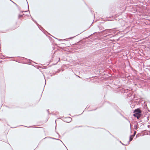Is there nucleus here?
I'll use <instances>...</instances> for the list:
<instances>
[{
    "instance_id": "19",
    "label": "nucleus",
    "mask_w": 150,
    "mask_h": 150,
    "mask_svg": "<svg viewBox=\"0 0 150 150\" xmlns=\"http://www.w3.org/2000/svg\"><path fill=\"white\" fill-rule=\"evenodd\" d=\"M75 36H74V37H71L70 38H69V39H72V38H74L75 37Z\"/></svg>"
},
{
    "instance_id": "38",
    "label": "nucleus",
    "mask_w": 150,
    "mask_h": 150,
    "mask_svg": "<svg viewBox=\"0 0 150 150\" xmlns=\"http://www.w3.org/2000/svg\"><path fill=\"white\" fill-rule=\"evenodd\" d=\"M84 110H83V112L82 113H83V112H84Z\"/></svg>"
},
{
    "instance_id": "4",
    "label": "nucleus",
    "mask_w": 150,
    "mask_h": 150,
    "mask_svg": "<svg viewBox=\"0 0 150 150\" xmlns=\"http://www.w3.org/2000/svg\"><path fill=\"white\" fill-rule=\"evenodd\" d=\"M133 115L134 117H136L137 119H139L141 116V114L136 113L133 114Z\"/></svg>"
},
{
    "instance_id": "21",
    "label": "nucleus",
    "mask_w": 150,
    "mask_h": 150,
    "mask_svg": "<svg viewBox=\"0 0 150 150\" xmlns=\"http://www.w3.org/2000/svg\"><path fill=\"white\" fill-rule=\"evenodd\" d=\"M31 18H32V20L33 21H34V20L32 18V17L31 16Z\"/></svg>"
},
{
    "instance_id": "40",
    "label": "nucleus",
    "mask_w": 150,
    "mask_h": 150,
    "mask_svg": "<svg viewBox=\"0 0 150 150\" xmlns=\"http://www.w3.org/2000/svg\"><path fill=\"white\" fill-rule=\"evenodd\" d=\"M10 1H11V0H10Z\"/></svg>"
},
{
    "instance_id": "11",
    "label": "nucleus",
    "mask_w": 150,
    "mask_h": 150,
    "mask_svg": "<svg viewBox=\"0 0 150 150\" xmlns=\"http://www.w3.org/2000/svg\"><path fill=\"white\" fill-rule=\"evenodd\" d=\"M27 4H28V9H29V6H28V2H27ZM28 11H29V10H28V11H21V12L22 13L25 12H27Z\"/></svg>"
},
{
    "instance_id": "14",
    "label": "nucleus",
    "mask_w": 150,
    "mask_h": 150,
    "mask_svg": "<svg viewBox=\"0 0 150 150\" xmlns=\"http://www.w3.org/2000/svg\"><path fill=\"white\" fill-rule=\"evenodd\" d=\"M136 133H137L136 131H135L134 132V133L132 135V137H134V136H135V135L136 134Z\"/></svg>"
},
{
    "instance_id": "24",
    "label": "nucleus",
    "mask_w": 150,
    "mask_h": 150,
    "mask_svg": "<svg viewBox=\"0 0 150 150\" xmlns=\"http://www.w3.org/2000/svg\"><path fill=\"white\" fill-rule=\"evenodd\" d=\"M12 2H13V3L14 4H15V3L14 2H13V1H11Z\"/></svg>"
},
{
    "instance_id": "27",
    "label": "nucleus",
    "mask_w": 150,
    "mask_h": 150,
    "mask_svg": "<svg viewBox=\"0 0 150 150\" xmlns=\"http://www.w3.org/2000/svg\"><path fill=\"white\" fill-rule=\"evenodd\" d=\"M12 2H13V3L14 4H15V3L14 2H13V1H11Z\"/></svg>"
},
{
    "instance_id": "36",
    "label": "nucleus",
    "mask_w": 150,
    "mask_h": 150,
    "mask_svg": "<svg viewBox=\"0 0 150 150\" xmlns=\"http://www.w3.org/2000/svg\"><path fill=\"white\" fill-rule=\"evenodd\" d=\"M84 110H83V112L82 113H83V112H84Z\"/></svg>"
},
{
    "instance_id": "18",
    "label": "nucleus",
    "mask_w": 150,
    "mask_h": 150,
    "mask_svg": "<svg viewBox=\"0 0 150 150\" xmlns=\"http://www.w3.org/2000/svg\"><path fill=\"white\" fill-rule=\"evenodd\" d=\"M51 138H52V139H56V140H59V141H60L61 142H62L61 140H60V139H56L54 138H52V137H51Z\"/></svg>"
},
{
    "instance_id": "39",
    "label": "nucleus",
    "mask_w": 150,
    "mask_h": 150,
    "mask_svg": "<svg viewBox=\"0 0 150 150\" xmlns=\"http://www.w3.org/2000/svg\"><path fill=\"white\" fill-rule=\"evenodd\" d=\"M81 126H79V127H81Z\"/></svg>"
},
{
    "instance_id": "26",
    "label": "nucleus",
    "mask_w": 150,
    "mask_h": 150,
    "mask_svg": "<svg viewBox=\"0 0 150 150\" xmlns=\"http://www.w3.org/2000/svg\"><path fill=\"white\" fill-rule=\"evenodd\" d=\"M12 2H13V3L14 4H15V3L14 2H13V1H11Z\"/></svg>"
},
{
    "instance_id": "15",
    "label": "nucleus",
    "mask_w": 150,
    "mask_h": 150,
    "mask_svg": "<svg viewBox=\"0 0 150 150\" xmlns=\"http://www.w3.org/2000/svg\"><path fill=\"white\" fill-rule=\"evenodd\" d=\"M56 74V73H53L52 74L50 75L51 77L52 76H53L54 75Z\"/></svg>"
},
{
    "instance_id": "22",
    "label": "nucleus",
    "mask_w": 150,
    "mask_h": 150,
    "mask_svg": "<svg viewBox=\"0 0 150 150\" xmlns=\"http://www.w3.org/2000/svg\"><path fill=\"white\" fill-rule=\"evenodd\" d=\"M96 109H94V110H89V111H92V110H96Z\"/></svg>"
},
{
    "instance_id": "29",
    "label": "nucleus",
    "mask_w": 150,
    "mask_h": 150,
    "mask_svg": "<svg viewBox=\"0 0 150 150\" xmlns=\"http://www.w3.org/2000/svg\"><path fill=\"white\" fill-rule=\"evenodd\" d=\"M15 4L16 6H18L16 4V3H15Z\"/></svg>"
},
{
    "instance_id": "16",
    "label": "nucleus",
    "mask_w": 150,
    "mask_h": 150,
    "mask_svg": "<svg viewBox=\"0 0 150 150\" xmlns=\"http://www.w3.org/2000/svg\"><path fill=\"white\" fill-rule=\"evenodd\" d=\"M120 143L122 144V145H125V146H126V145H127V144H129V142H128V143H127V144H123V143H122V142H121V141H120Z\"/></svg>"
},
{
    "instance_id": "41",
    "label": "nucleus",
    "mask_w": 150,
    "mask_h": 150,
    "mask_svg": "<svg viewBox=\"0 0 150 150\" xmlns=\"http://www.w3.org/2000/svg\"><path fill=\"white\" fill-rule=\"evenodd\" d=\"M10 1H11V0H10Z\"/></svg>"
},
{
    "instance_id": "31",
    "label": "nucleus",
    "mask_w": 150,
    "mask_h": 150,
    "mask_svg": "<svg viewBox=\"0 0 150 150\" xmlns=\"http://www.w3.org/2000/svg\"><path fill=\"white\" fill-rule=\"evenodd\" d=\"M57 132V134H58L59 135V134H58V133H57V132Z\"/></svg>"
},
{
    "instance_id": "37",
    "label": "nucleus",
    "mask_w": 150,
    "mask_h": 150,
    "mask_svg": "<svg viewBox=\"0 0 150 150\" xmlns=\"http://www.w3.org/2000/svg\"><path fill=\"white\" fill-rule=\"evenodd\" d=\"M84 110H83V112L82 113H83V112H84Z\"/></svg>"
},
{
    "instance_id": "1",
    "label": "nucleus",
    "mask_w": 150,
    "mask_h": 150,
    "mask_svg": "<svg viewBox=\"0 0 150 150\" xmlns=\"http://www.w3.org/2000/svg\"><path fill=\"white\" fill-rule=\"evenodd\" d=\"M82 42L81 40H80V41L76 43H75L72 45V47L76 49H80L81 48V43Z\"/></svg>"
},
{
    "instance_id": "10",
    "label": "nucleus",
    "mask_w": 150,
    "mask_h": 150,
    "mask_svg": "<svg viewBox=\"0 0 150 150\" xmlns=\"http://www.w3.org/2000/svg\"><path fill=\"white\" fill-rule=\"evenodd\" d=\"M25 14L23 13L22 15L19 14L18 15V18L20 19V18L23 17V15H24Z\"/></svg>"
},
{
    "instance_id": "25",
    "label": "nucleus",
    "mask_w": 150,
    "mask_h": 150,
    "mask_svg": "<svg viewBox=\"0 0 150 150\" xmlns=\"http://www.w3.org/2000/svg\"><path fill=\"white\" fill-rule=\"evenodd\" d=\"M12 2H13V3L14 4H15V3L14 2H13V1H11Z\"/></svg>"
},
{
    "instance_id": "13",
    "label": "nucleus",
    "mask_w": 150,
    "mask_h": 150,
    "mask_svg": "<svg viewBox=\"0 0 150 150\" xmlns=\"http://www.w3.org/2000/svg\"><path fill=\"white\" fill-rule=\"evenodd\" d=\"M132 136H130L129 137V141H131L133 139V138L132 137Z\"/></svg>"
},
{
    "instance_id": "3",
    "label": "nucleus",
    "mask_w": 150,
    "mask_h": 150,
    "mask_svg": "<svg viewBox=\"0 0 150 150\" xmlns=\"http://www.w3.org/2000/svg\"><path fill=\"white\" fill-rule=\"evenodd\" d=\"M71 120L72 118L71 117H65L63 120L66 122L69 123L71 121Z\"/></svg>"
},
{
    "instance_id": "2",
    "label": "nucleus",
    "mask_w": 150,
    "mask_h": 150,
    "mask_svg": "<svg viewBox=\"0 0 150 150\" xmlns=\"http://www.w3.org/2000/svg\"><path fill=\"white\" fill-rule=\"evenodd\" d=\"M110 31H111L110 30L108 29L104 30V37H107L110 35Z\"/></svg>"
},
{
    "instance_id": "17",
    "label": "nucleus",
    "mask_w": 150,
    "mask_h": 150,
    "mask_svg": "<svg viewBox=\"0 0 150 150\" xmlns=\"http://www.w3.org/2000/svg\"><path fill=\"white\" fill-rule=\"evenodd\" d=\"M33 21L36 24L37 26L39 25V24L37 23L34 20Z\"/></svg>"
},
{
    "instance_id": "20",
    "label": "nucleus",
    "mask_w": 150,
    "mask_h": 150,
    "mask_svg": "<svg viewBox=\"0 0 150 150\" xmlns=\"http://www.w3.org/2000/svg\"><path fill=\"white\" fill-rule=\"evenodd\" d=\"M29 63L30 64L31 62V60H30V59H29Z\"/></svg>"
},
{
    "instance_id": "7",
    "label": "nucleus",
    "mask_w": 150,
    "mask_h": 150,
    "mask_svg": "<svg viewBox=\"0 0 150 150\" xmlns=\"http://www.w3.org/2000/svg\"><path fill=\"white\" fill-rule=\"evenodd\" d=\"M98 35L101 38H103L102 36L103 35V30L99 32L98 33Z\"/></svg>"
},
{
    "instance_id": "23",
    "label": "nucleus",
    "mask_w": 150,
    "mask_h": 150,
    "mask_svg": "<svg viewBox=\"0 0 150 150\" xmlns=\"http://www.w3.org/2000/svg\"><path fill=\"white\" fill-rule=\"evenodd\" d=\"M43 67V68L46 69V67L44 66Z\"/></svg>"
},
{
    "instance_id": "30",
    "label": "nucleus",
    "mask_w": 150,
    "mask_h": 150,
    "mask_svg": "<svg viewBox=\"0 0 150 150\" xmlns=\"http://www.w3.org/2000/svg\"><path fill=\"white\" fill-rule=\"evenodd\" d=\"M56 51H55L54 52V53Z\"/></svg>"
},
{
    "instance_id": "33",
    "label": "nucleus",
    "mask_w": 150,
    "mask_h": 150,
    "mask_svg": "<svg viewBox=\"0 0 150 150\" xmlns=\"http://www.w3.org/2000/svg\"><path fill=\"white\" fill-rule=\"evenodd\" d=\"M22 57V58H24L25 59H26V58H24V57Z\"/></svg>"
},
{
    "instance_id": "32",
    "label": "nucleus",
    "mask_w": 150,
    "mask_h": 150,
    "mask_svg": "<svg viewBox=\"0 0 150 150\" xmlns=\"http://www.w3.org/2000/svg\"><path fill=\"white\" fill-rule=\"evenodd\" d=\"M47 111L48 112H49V110H47Z\"/></svg>"
},
{
    "instance_id": "9",
    "label": "nucleus",
    "mask_w": 150,
    "mask_h": 150,
    "mask_svg": "<svg viewBox=\"0 0 150 150\" xmlns=\"http://www.w3.org/2000/svg\"><path fill=\"white\" fill-rule=\"evenodd\" d=\"M52 36L54 38L56 39L57 40H58L60 41H62H62L63 40H64L65 41H66V39H64V40H62V39H58V38H55L53 36Z\"/></svg>"
},
{
    "instance_id": "34",
    "label": "nucleus",
    "mask_w": 150,
    "mask_h": 150,
    "mask_svg": "<svg viewBox=\"0 0 150 150\" xmlns=\"http://www.w3.org/2000/svg\"><path fill=\"white\" fill-rule=\"evenodd\" d=\"M78 76V77L79 78H80V77L79 76Z\"/></svg>"
},
{
    "instance_id": "12",
    "label": "nucleus",
    "mask_w": 150,
    "mask_h": 150,
    "mask_svg": "<svg viewBox=\"0 0 150 150\" xmlns=\"http://www.w3.org/2000/svg\"><path fill=\"white\" fill-rule=\"evenodd\" d=\"M134 128L136 129L137 130V126L136 125H134Z\"/></svg>"
},
{
    "instance_id": "35",
    "label": "nucleus",
    "mask_w": 150,
    "mask_h": 150,
    "mask_svg": "<svg viewBox=\"0 0 150 150\" xmlns=\"http://www.w3.org/2000/svg\"><path fill=\"white\" fill-rule=\"evenodd\" d=\"M32 127L31 126H29V127Z\"/></svg>"
},
{
    "instance_id": "8",
    "label": "nucleus",
    "mask_w": 150,
    "mask_h": 150,
    "mask_svg": "<svg viewBox=\"0 0 150 150\" xmlns=\"http://www.w3.org/2000/svg\"><path fill=\"white\" fill-rule=\"evenodd\" d=\"M38 27L39 29L41 30H42V31L43 32V31H45V30L43 29V28L42 27H41L40 25H39L38 26Z\"/></svg>"
},
{
    "instance_id": "6",
    "label": "nucleus",
    "mask_w": 150,
    "mask_h": 150,
    "mask_svg": "<svg viewBox=\"0 0 150 150\" xmlns=\"http://www.w3.org/2000/svg\"><path fill=\"white\" fill-rule=\"evenodd\" d=\"M133 112L140 113L142 112V111L139 108H137L135 109Z\"/></svg>"
},
{
    "instance_id": "28",
    "label": "nucleus",
    "mask_w": 150,
    "mask_h": 150,
    "mask_svg": "<svg viewBox=\"0 0 150 150\" xmlns=\"http://www.w3.org/2000/svg\"><path fill=\"white\" fill-rule=\"evenodd\" d=\"M12 2H13V3L14 4H15V3L14 2H13V1H11Z\"/></svg>"
},
{
    "instance_id": "5",
    "label": "nucleus",
    "mask_w": 150,
    "mask_h": 150,
    "mask_svg": "<svg viewBox=\"0 0 150 150\" xmlns=\"http://www.w3.org/2000/svg\"><path fill=\"white\" fill-rule=\"evenodd\" d=\"M99 23L100 24L98 25V28H99L100 30H102L103 28V27L102 26V25L103 24V23L102 22H100Z\"/></svg>"
}]
</instances>
